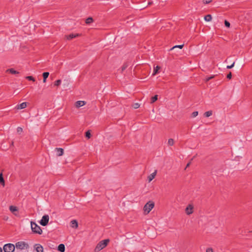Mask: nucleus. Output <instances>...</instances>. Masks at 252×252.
I'll list each match as a JSON object with an SVG mask.
<instances>
[{
    "label": "nucleus",
    "instance_id": "nucleus-1",
    "mask_svg": "<svg viewBox=\"0 0 252 252\" xmlns=\"http://www.w3.org/2000/svg\"><path fill=\"white\" fill-rule=\"evenodd\" d=\"M109 239H105L100 241L94 249L95 252H98L107 246L109 242Z\"/></svg>",
    "mask_w": 252,
    "mask_h": 252
},
{
    "label": "nucleus",
    "instance_id": "nucleus-2",
    "mask_svg": "<svg viewBox=\"0 0 252 252\" xmlns=\"http://www.w3.org/2000/svg\"><path fill=\"white\" fill-rule=\"evenodd\" d=\"M31 228L32 232L34 233L38 234H41L42 230L41 227L38 225L35 222L33 221H31Z\"/></svg>",
    "mask_w": 252,
    "mask_h": 252
},
{
    "label": "nucleus",
    "instance_id": "nucleus-3",
    "mask_svg": "<svg viewBox=\"0 0 252 252\" xmlns=\"http://www.w3.org/2000/svg\"><path fill=\"white\" fill-rule=\"evenodd\" d=\"M155 203L153 201H150L147 202L144 206L143 210L146 214L149 213L152 209L154 207Z\"/></svg>",
    "mask_w": 252,
    "mask_h": 252
},
{
    "label": "nucleus",
    "instance_id": "nucleus-4",
    "mask_svg": "<svg viewBox=\"0 0 252 252\" xmlns=\"http://www.w3.org/2000/svg\"><path fill=\"white\" fill-rule=\"evenodd\" d=\"M15 246L12 244H7L4 245L3 249L4 252H13L15 250Z\"/></svg>",
    "mask_w": 252,
    "mask_h": 252
},
{
    "label": "nucleus",
    "instance_id": "nucleus-5",
    "mask_svg": "<svg viewBox=\"0 0 252 252\" xmlns=\"http://www.w3.org/2000/svg\"><path fill=\"white\" fill-rule=\"evenodd\" d=\"M17 249H19L21 250H24L25 248H27L29 247V245L27 243H25L23 241H20L17 242L15 244V247Z\"/></svg>",
    "mask_w": 252,
    "mask_h": 252
},
{
    "label": "nucleus",
    "instance_id": "nucleus-6",
    "mask_svg": "<svg viewBox=\"0 0 252 252\" xmlns=\"http://www.w3.org/2000/svg\"><path fill=\"white\" fill-rule=\"evenodd\" d=\"M49 218L48 215H44L39 222L40 224L44 226L47 225L49 221Z\"/></svg>",
    "mask_w": 252,
    "mask_h": 252
},
{
    "label": "nucleus",
    "instance_id": "nucleus-7",
    "mask_svg": "<svg viewBox=\"0 0 252 252\" xmlns=\"http://www.w3.org/2000/svg\"><path fill=\"white\" fill-rule=\"evenodd\" d=\"M193 212V205L189 204L188 205L185 209V213L188 215L192 214Z\"/></svg>",
    "mask_w": 252,
    "mask_h": 252
},
{
    "label": "nucleus",
    "instance_id": "nucleus-8",
    "mask_svg": "<svg viewBox=\"0 0 252 252\" xmlns=\"http://www.w3.org/2000/svg\"><path fill=\"white\" fill-rule=\"evenodd\" d=\"M9 210L15 216H17L18 215L17 207L11 205L9 207Z\"/></svg>",
    "mask_w": 252,
    "mask_h": 252
},
{
    "label": "nucleus",
    "instance_id": "nucleus-9",
    "mask_svg": "<svg viewBox=\"0 0 252 252\" xmlns=\"http://www.w3.org/2000/svg\"><path fill=\"white\" fill-rule=\"evenodd\" d=\"M55 151L57 156H62L63 154V149L61 148H56Z\"/></svg>",
    "mask_w": 252,
    "mask_h": 252
},
{
    "label": "nucleus",
    "instance_id": "nucleus-10",
    "mask_svg": "<svg viewBox=\"0 0 252 252\" xmlns=\"http://www.w3.org/2000/svg\"><path fill=\"white\" fill-rule=\"evenodd\" d=\"M34 248L37 252H43V248L40 244H35Z\"/></svg>",
    "mask_w": 252,
    "mask_h": 252
},
{
    "label": "nucleus",
    "instance_id": "nucleus-11",
    "mask_svg": "<svg viewBox=\"0 0 252 252\" xmlns=\"http://www.w3.org/2000/svg\"><path fill=\"white\" fill-rule=\"evenodd\" d=\"M86 104V102L85 101H81L79 100L75 102V106L76 107H80L85 105Z\"/></svg>",
    "mask_w": 252,
    "mask_h": 252
},
{
    "label": "nucleus",
    "instance_id": "nucleus-12",
    "mask_svg": "<svg viewBox=\"0 0 252 252\" xmlns=\"http://www.w3.org/2000/svg\"><path fill=\"white\" fill-rule=\"evenodd\" d=\"M157 174V170H155L154 172L151 174L148 177V180L149 182H150L152 181L155 177L156 175Z\"/></svg>",
    "mask_w": 252,
    "mask_h": 252
},
{
    "label": "nucleus",
    "instance_id": "nucleus-13",
    "mask_svg": "<svg viewBox=\"0 0 252 252\" xmlns=\"http://www.w3.org/2000/svg\"><path fill=\"white\" fill-rule=\"evenodd\" d=\"M6 72H9V73H11L12 74H19V72L18 71L15 70L13 68L7 69L6 70Z\"/></svg>",
    "mask_w": 252,
    "mask_h": 252
},
{
    "label": "nucleus",
    "instance_id": "nucleus-14",
    "mask_svg": "<svg viewBox=\"0 0 252 252\" xmlns=\"http://www.w3.org/2000/svg\"><path fill=\"white\" fill-rule=\"evenodd\" d=\"M58 250L61 252H64L65 246L64 244H61L58 246Z\"/></svg>",
    "mask_w": 252,
    "mask_h": 252
},
{
    "label": "nucleus",
    "instance_id": "nucleus-15",
    "mask_svg": "<svg viewBox=\"0 0 252 252\" xmlns=\"http://www.w3.org/2000/svg\"><path fill=\"white\" fill-rule=\"evenodd\" d=\"M78 226V222L76 220H72L71 221V227L72 228H77Z\"/></svg>",
    "mask_w": 252,
    "mask_h": 252
},
{
    "label": "nucleus",
    "instance_id": "nucleus-16",
    "mask_svg": "<svg viewBox=\"0 0 252 252\" xmlns=\"http://www.w3.org/2000/svg\"><path fill=\"white\" fill-rule=\"evenodd\" d=\"M78 36H79L78 34L71 33V34H69L68 35H67L66 36V38L68 40H70V39H72L73 38H75V37H77Z\"/></svg>",
    "mask_w": 252,
    "mask_h": 252
},
{
    "label": "nucleus",
    "instance_id": "nucleus-17",
    "mask_svg": "<svg viewBox=\"0 0 252 252\" xmlns=\"http://www.w3.org/2000/svg\"><path fill=\"white\" fill-rule=\"evenodd\" d=\"M27 107V102H23L19 105H17V109H22Z\"/></svg>",
    "mask_w": 252,
    "mask_h": 252
},
{
    "label": "nucleus",
    "instance_id": "nucleus-18",
    "mask_svg": "<svg viewBox=\"0 0 252 252\" xmlns=\"http://www.w3.org/2000/svg\"><path fill=\"white\" fill-rule=\"evenodd\" d=\"M0 184L2 185L3 187H4L5 182L2 173H0Z\"/></svg>",
    "mask_w": 252,
    "mask_h": 252
},
{
    "label": "nucleus",
    "instance_id": "nucleus-19",
    "mask_svg": "<svg viewBox=\"0 0 252 252\" xmlns=\"http://www.w3.org/2000/svg\"><path fill=\"white\" fill-rule=\"evenodd\" d=\"M93 22H94V19H93L92 17H91L87 18L86 20V21H85V22L87 24H90L93 23Z\"/></svg>",
    "mask_w": 252,
    "mask_h": 252
},
{
    "label": "nucleus",
    "instance_id": "nucleus-20",
    "mask_svg": "<svg viewBox=\"0 0 252 252\" xmlns=\"http://www.w3.org/2000/svg\"><path fill=\"white\" fill-rule=\"evenodd\" d=\"M204 20L206 21L209 22L212 20V16L210 14H208L204 17Z\"/></svg>",
    "mask_w": 252,
    "mask_h": 252
},
{
    "label": "nucleus",
    "instance_id": "nucleus-21",
    "mask_svg": "<svg viewBox=\"0 0 252 252\" xmlns=\"http://www.w3.org/2000/svg\"><path fill=\"white\" fill-rule=\"evenodd\" d=\"M160 67L159 66L157 65L156 67L154 68V72L153 75H154L157 74L158 72V70L160 69Z\"/></svg>",
    "mask_w": 252,
    "mask_h": 252
},
{
    "label": "nucleus",
    "instance_id": "nucleus-22",
    "mask_svg": "<svg viewBox=\"0 0 252 252\" xmlns=\"http://www.w3.org/2000/svg\"><path fill=\"white\" fill-rule=\"evenodd\" d=\"M212 115V111H208L204 113V115L206 117H209Z\"/></svg>",
    "mask_w": 252,
    "mask_h": 252
},
{
    "label": "nucleus",
    "instance_id": "nucleus-23",
    "mask_svg": "<svg viewBox=\"0 0 252 252\" xmlns=\"http://www.w3.org/2000/svg\"><path fill=\"white\" fill-rule=\"evenodd\" d=\"M158 95H155L151 98V103H153L156 101L158 99Z\"/></svg>",
    "mask_w": 252,
    "mask_h": 252
},
{
    "label": "nucleus",
    "instance_id": "nucleus-24",
    "mask_svg": "<svg viewBox=\"0 0 252 252\" xmlns=\"http://www.w3.org/2000/svg\"><path fill=\"white\" fill-rule=\"evenodd\" d=\"M61 82H62V81L60 79H59V80H56L55 82H54V86H59L61 85Z\"/></svg>",
    "mask_w": 252,
    "mask_h": 252
},
{
    "label": "nucleus",
    "instance_id": "nucleus-25",
    "mask_svg": "<svg viewBox=\"0 0 252 252\" xmlns=\"http://www.w3.org/2000/svg\"><path fill=\"white\" fill-rule=\"evenodd\" d=\"M184 46V44L180 45H175L174 47H173L172 48L170 49V50H173L175 48H178L179 49H182Z\"/></svg>",
    "mask_w": 252,
    "mask_h": 252
},
{
    "label": "nucleus",
    "instance_id": "nucleus-26",
    "mask_svg": "<svg viewBox=\"0 0 252 252\" xmlns=\"http://www.w3.org/2000/svg\"><path fill=\"white\" fill-rule=\"evenodd\" d=\"M85 136L88 139H89L91 138V134L90 130H88L85 132Z\"/></svg>",
    "mask_w": 252,
    "mask_h": 252
},
{
    "label": "nucleus",
    "instance_id": "nucleus-27",
    "mask_svg": "<svg viewBox=\"0 0 252 252\" xmlns=\"http://www.w3.org/2000/svg\"><path fill=\"white\" fill-rule=\"evenodd\" d=\"M174 140L172 138H170L168 139V144L169 145V146H172L174 145Z\"/></svg>",
    "mask_w": 252,
    "mask_h": 252
},
{
    "label": "nucleus",
    "instance_id": "nucleus-28",
    "mask_svg": "<svg viewBox=\"0 0 252 252\" xmlns=\"http://www.w3.org/2000/svg\"><path fill=\"white\" fill-rule=\"evenodd\" d=\"M26 78L29 81H32L33 82L35 81L34 78L32 76H28L26 77Z\"/></svg>",
    "mask_w": 252,
    "mask_h": 252
},
{
    "label": "nucleus",
    "instance_id": "nucleus-29",
    "mask_svg": "<svg viewBox=\"0 0 252 252\" xmlns=\"http://www.w3.org/2000/svg\"><path fill=\"white\" fill-rule=\"evenodd\" d=\"M49 73L48 72H44L42 74L43 78H47L49 76Z\"/></svg>",
    "mask_w": 252,
    "mask_h": 252
},
{
    "label": "nucleus",
    "instance_id": "nucleus-30",
    "mask_svg": "<svg viewBox=\"0 0 252 252\" xmlns=\"http://www.w3.org/2000/svg\"><path fill=\"white\" fill-rule=\"evenodd\" d=\"M132 107L134 109H137L140 107V104L138 103H135L132 105Z\"/></svg>",
    "mask_w": 252,
    "mask_h": 252
},
{
    "label": "nucleus",
    "instance_id": "nucleus-31",
    "mask_svg": "<svg viewBox=\"0 0 252 252\" xmlns=\"http://www.w3.org/2000/svg\"><path fill=\"white\" fill-rule=\"evenodd\" d=\"M224 25L227 28H229L230 26V23L226 20H224Z\"/></svg>",
    "mask_w": 252,
    "mask_h": 252
},
{
    "label": "nucleus",
    "instance_id": "nucleus-32",
    "mask_svg": "<svg viewBox=\"0 0 252 252\" xmlns=\"http://www.w3.org/2000/svg\"><path fill=\"white\" fill-rule=\"evenodd\" d=\"M198 111H194L191 114V117L192 118H194V117H196L198 115Z\"/></svg>",
    "mask_w": 252,
    "mask_h": 252
},
{
    "label": "nucleus",
    "instance_id": "nucleus-33",
    "mask_svg": "<svg viewBox=\"0 0 252 252\" xmlns=\"http://www.w3.org/2000/svg\"><path fill=\"white\" fill-rule=\"evenodd\" d=\"M215 75H212L210 77H206V79H205V80L206 82H208L210 80L214 78L215 77Z\"/></svg>",
    "mask_w": 252,
    "mask_h": 252
},
{
    "label": "nucleus",
    "instance_id": "nucleus-34",
    "mask_svg": "<svg viewBox=\"0 0 252 252\" xmlns=\"http://www.w3.org/2000/svg\"><path fill=\"white\" fill-rule=\"evenodd\" d=\"M127 67L126 63H124L122 67V72L124 71Z\"/></svg>",
    "mask_w": 252,
    "mask_h": 252
},
{
    "label": "nucleus",
    "instance_id": "nucleus-35",
    "mask_svg": "<svg viewBox=\"0 0 252 252\" xmlns=\"http://www.w3.org/2000/svg\"><path fill=\"white\" fill-rule=\"evenodd\" d=\"M212 0H203V3L204 4H208L210 3Z\"/></svg>",
    "mask_w": 252,
    "mask_h": 252
},
{
    "label": "nucleus",
    "instance_id": "nucleus-36",
    "mask_svg": "<svg viewBox=\"0 0 252 252\" xmlns=\"http://www.w3.org/2000/svg\"><path fill=\"white\" fill-rule=\"evenodd\" d=\"M234 64H235V62H233V63L231 65H227V67H226L227 69H231V68H232L234 66Z\"/></svg>",
    "mask_w": 252,
    "mask_h": 252
},
{
    "label": "nucleus",
    "instance_id": "nucleus-37",
    "mask_svg": "<svg viewBox=\"0 0 252 252\" xmlns=\"http://www.w3.org/2000/svg\"><path fill=\"white\" fill-rule=\"evenodd\" d=\"M232 78V74L231 72H230L227 75V78L230 79Z\"/></svg>",
    "mask_w": 252,
    "mask_h": 252
},
{
    "label": "nucleus",
    "instance_id": "nucleus-38",
    "mask_svg": "<svg viewBox=\"0 0 252 252\" xmlns=\"http://www.w3.org/2000/svg\"><path fill=\"white\" fill-rule=\"evenodd\" d=\"M17 132L19 133V132H22L23 129L20 127H18L17 129Z\"/></svg>",
    "mask_w": 252,
    "mask_h": 252
},
{
    "label": "nucleus",
    "instance_id": "nucleus-39",
    "mask_svg": "<svg viewBox=\"0 0 252 252\" xmlns=\"http://www.w3.org/2000/svg\"><path fill=\"white\" fill-rule=\"evenodd\" d=\"M206 252H213V250L212 248H207Z\"/></svg>",
    "mask_w": 252,
    "mask_h": 252
},
{
    "label": "nucleus",
    "instance_id": "nucleus-40",
    "mask_svg": "<svg viewBox=\"0 0 252 252\" xmlns=\"http://www.w3.org/2000/svg\"><path fill=\"white\" fill-rule=\"evenodd\" d=\"M190 163H191V162H190H190H189V163H188V164H187V165H186V167H185V170L186 169V168H188V167H189V165H190Z\"/></svg>",
    "mask_w": 252,
    "mask_h": 252
},
{
    "label": "nucleus",
    "instance_id": "nucleus-41",
    "mask_svg": "<svg viewBox=\"0 0 252 252\" xmlns=\"http://www.w3.org/2000/svg\"><path fill=\"white\" fill-rule=\"evenodd\" d=\"M152 4H153V1H149V2H148V5H151Z\"/></svg>",
    "mask_w": 252,
    "mask_h": 252
},
{
    "label": "nucleus",
    "instance_id": "nucleus-42",
    "mask_svg": "<svg viewBox=\"0 0 252 252\" xmlns=\"http://www.w3.org/2000/svg\"><path fill=\"white\" fill-rule=\"evenodd\" d=\"M46 79H47L46 78H43V83H45L46 82Z\"/></svg>",
    "mask_w": 252,
    "mask_h": 252
},
{
    "label": "nucleus",
    "instance_id": "nucleus-43",
    "mask_svg": "<svg viewBox=\"0 0 252 252\" xmlns=\"http://www.w3.org/2000/svg\"><path fill=\"white\" fill-rule=\"evenodd\" d=\"M0 252H2V249L1 247H0Z\"/></svg>",
    "mask_w": 252,
    "mask_h": 252
},
{
    "label": "nucleus",
    "instance_id": "nucleus-44",
    "mask_svg": "<svg viewBox=\"0 0 252 252\" xmlns=\"http://www.w3.org/2000/svg\"><path fill=\"white\" fill-rule=\"evenodd\" d=\"M7 219H8V217L5 218V220H7Z\"/></svg>",
    "mask_w": 252,
    "mask_h": 252
},
{
    "label": "nucleus",
    "instance_id": "nucleus-45",
    "mask_svg": "<svg viewBox=\"0 0 252 252\" xmlns=\"http://www.w3.org/2000/svg\"><path fill=\"white\" fill-rule=\"evenodd\" d=\"M7 219H8V217L5 218V220H7Z\"/></svg>",
    "mask_w": 252,
    "mask_h": 252
}]
</instances>
